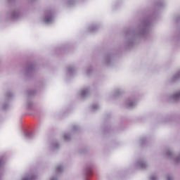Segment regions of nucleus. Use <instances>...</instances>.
<instances>
[{"instance_id":"obj_1","label":"nucleus","mask_w":180,"mask_h":180,"mask_svg":"<svg viewBox=\"0 0 180 180\" xmlns=\"http://www.w3.org/2000/svg\"><path fill=\"white\" fill-rule=\"evenodd\" d=\"M50 20H51V17H50L49 19L48 18L45 19V22H50Z\"/></svg>"},{"instance_id":"obj_2","label":"nucleus","mask_w":180,"mask_h":180,"mask_svg":"<svg viewBox=\"0 0 180 180\" xmlns=\"http://www.w3.org/2000/svg\"><path fill=\"white\" fill-rule=\"evenodd\" d=\"M176 96L179 97V96H180V93L177 94L176 95Z\"/></svg>"},{"instance_id":"obj_3","label":"nucleus","mask_w":180,"mask_h":180,"mask_svg":"<svg viewBox=\"0 0 180 180\" xmlns=\"http://www.w3.org/2000/svg\"><path fill=\"white\" fill-rule=\"evenodd\" d=\"M151 180H155V179H154V177H152V178H151Z\"/></svg>"},{"instance_id":"obj_4","label":"nucleus","mask_w":180,"mask_h":180,"mask_svg":"<svg viewBox=\"0 0 180 180\" xmlns=\"http://www.w3.org/2000/svg\"><path fill=\"white\" fill-rule=\"evenodd\" d=\"M23 180H30V179H23Z\"/></svg>"}]
</instances>
